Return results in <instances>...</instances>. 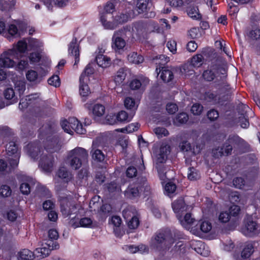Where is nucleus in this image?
Listing matches in <instances>:
<instances>
[{
	"label": "nucleus",
	"instance_id": "nucleus-61",
	"mask_svg": "<svg viewBox=\"0 0 260 260\" xmlns=\"http://www.w3.org/2000/svg\"><path fill=\"white\" fill-rule=\"evenodd\" d=\"M12 190L10 186L3 185L0 187V194L4 197H8L11 195Z\"/></svg>",
	"mask_w": 260,
	"mask_h": 260
},
{
	"label": "nucleus",
	"instance_id": "nucleus-23",
	"mask_svg": "<svg viewBox=\"0 0 260 260\" xmlns=\"http://www.w3.org/2000/svg\"><path fill=\"white\" fill-rule=\"evenodd\" d=\"M156 71L157 75L160 74V78L164 82H169L174 77L172 72L167 67H157Z\"/></svg>",
	"mask_w": 260,
	"mask_h": 260
},
{
	"label": "nucleus",
	"instance_id": "nucleus-21",
	"mask_svg": "<svg viewBox=\"0 0 260 260\" xmlns=\"http://www.w3.org/2000/svg\"><path fill=\"white\" fill-rule=\"evenodd\" d=\"M172 206L177 217L181 214H184L187 209V206H186L182 198H180L175 201L172 203Z\"/></svg>",
	"mask_w": 260,
	"mask_h": 260
},
{
	"label": "nucleus",
	"instance_id": "nucleus-2",
	"mask_svg": "<svg viewBox=\"0 0 260 260\" xmlns=\"http://www.w3.org/2000/svg\"><path fill=\"white\" fill-rule=\"evenodd\" d=\"M175 243V239L171 235L169 230H161L157 232L151 238L149 246L156 251H164L169 250Z\"/></svg>",
	"mask_w": 260,
	"mask_h": 260
},
{
	"label": "nucleus",
	"instance_id": "nucleus-20",
	"mask_svg": "<svg viewBox=\"0 0 260 260\" xmlns=\"http://www.w3.org/2000/svg\"><path fill=\"white\" fill-rule=\"evenodd\" d=\"M100 21L105 29L112 30L115 28V24H114L113 16L112 14L108 13L101 14Z\"/></svg>",
	"mask_w": 260,
	"mask_h": 260
},
{
	"label": "nucleus",
	"instance_id": "nucleus-34",
	"mask_svg": "<svg viewBox=\"0 0 260 260\" xmlns=\"http://www.w3.org/2000/svg\"><path fill=\"white\" fill-rule=\"evenodd\" d=\"M125 0H111L108 2L105 6L104 10L105 12L104 13H108L112 14V13L114 11L115 7L118 5H120L123 3Z\"/></svg>",
	"mask_w": 260,
	"mask_h": 260
},
{
	"label": "nucleus",
	"instance_id": "nucleus-44",
	"mask_svg": "<svg viewBox=\"0 0 260 260\" xmlns=\"http://www.w3.org/2000/svg\"><path fill=\"white\" fill-rule=\"evenodd\" d=\"M124 106L126 109L131 110L133 112L137 110L138 103L136 102L133 98L127 97L124 100Z\"/></svg>",
	"mask_w": 260,
	"mask_h": 260
},
{
	"label": "nucleus",
	"instance_id": "nucleus-55",
	"mask_svg": "<svg viewBox=\"0 0 260 260\" xmlns=\"http://www.w3.org/2000/svg\"><path fill=\"white\" fill-rule=\"evenodd\" d=\"M13 237V233L10 230L6 231L0 227V239L7 241L11 240Z\"/></svg>",
	"mask_w": 260,
	"mask_h": 260
},
{
	"label": "nucleus",
	"instance_id": "nucleus-24",
	"mask_svg": "<svg viewBox=\"0 0 260 260\" xmlns=\"http://www.w3.org/2000/svg\"><path fill=\"white\" fill-rule=\"evenodd\" d=\"M233 186L238 189L249 190L252 186L251 182H246L242 177H236L233 180Z\"/></svg>",
	"mask_w": 260,
	"mask_h": 260
},
{
	"label": "nucleus",
	"instance_id": "nucleus-13",
	"mask_svg": "<svg viewBox=\"0 0 260 260\" xmlns=\"http://www.w3.org/2000/svg\"><path fill=\"white\" fill-rule=\"evenodd\" d=\"M59 246L52 240H48L46 243H43L41 247L36 249L35 255L39 258L47 256L53 249L58 248Z\"/></svg>",
	"mask_w": 260,
	"mask_h": 260
},
{
	"label": "nucleus",
	"instance_id": "nucleus-19",
	"mask_svg": "<svg viewBox=\"0 0 260 260\" xmlns=\"http://www.w3.org/2000/svg\"><path fill=\"white\" fill-rule=\"evenodd\" d=\"M69 54L73 55L75 58V63L74 66H76L79 62L80 53L79 49V44L77 43L76 38H73L69 45Z\"/></svg>",
	"mask_w": 260,
	"mask_h": 260
},
{
	"label": "nucleus",
	"instance_id": "nucleus-51",
	"mask_svg": "<svg viewBox=\"0 0 260 260\" xmlns=\"http://www.w3.org/2000/svg\"><path fill=\"white\" fill-rule=\"evenodd\" d=\"M140 194H142L144 197L149 196L151 192V188L147 181H144L142 184L139 185Z\"/></svg>",
	"mask_w": 260,
	"mask_h": 260
},
{
	"label": "nucleus",
	"instance_id": "nucleus-39",
	"mask_svg": "<svg viewBox=\"0 0 260 260\" xmlns=\"http://www.w3.org/2000/svg\"><path fill=\"white\" fill-rule=\"evenodd\" d=\"M26 77L27 80L30 82L34 83H38L40 82L41 79L38 75V73L34 70H29L26 73Z\"/></svg>",
	"mask_w": 260,
	"mask_h": 260
},
{
	"label": "nucleus",
	"instance_id": "nucleus-12",
	"mask_svg": "<svg viewBox=\"0 0 260 260\" xmlns=\"http://www.w3.org/2000/svg\"><path fill=\"white\" fill-rule=\"evenodd\" d=\"M14 58L18 59L17 53L14 49H10L4 51L0 56V68H12L16 66Z\"/></svg>",
	"mask_w": 260,
	"mask_h": 260
},
{
	"label": "nucleus",
	"instance_id": "nucleus-3",
	"mask_svg": "<svg viewBox=\"0 0 260 260\" xmlns=\"http://www.w3.org/2000/svg\"><path fill=\"white\" fill-rule=\"evenodd\" d=\"M150 27H153V29L152 31L159 32V28L158 24L154 22L149 20L148 21H138L133 23L132 27V32H131L130 26H126V30L129 35L132 36L134 38H137L140 41H143L146 38L148 33L150 30Z\"/></svg>",
	"mask_w": 260,
	"mask_h": 260
},
{
	"label": "nucleus",
	"instance_id": "nucleus-47",
	"mask_svg": "<svg viewBox=\"0 0 260 260\" xmlns=\"http://www.w3.org/2000/svg\"><path fill=\"white\" fill-rule=\"evenodd\" d=\"M126 74L123 69H119L114 77V81L116 85H120L124 80Z\"/></svg>",
	"mask_w": 260,
	"mask_h": 260
},
{
	"label": "nucleus",
	"instance_id": "nucleus-9",
	"mask_svg": "<svg viewBox=\"0 0 260 260\" xmlns=\"http://www.w3.org/2000/svg\"><path fill=\"white\" fill-rule=\"evenodd\" d=\"M126 28L115 31L112 38V48L116 52L120 53L126 45L124 37L127 35Z\"/></svg>",
	"mask_w": 260,
	"mask_h": 260
},
{
	"label": "nucleus",
	"instance_id": "nucleus-45",
	"mask_svg": "<svg viewBox=\"0 0 260 260\" xmlns=\"http://www.w3.org/2000/svg\"><path fill=\"white\" fill-rule=\"evenodd\" d=\"M92 220L90 218L84 217L80 220L79 223H77V224H73V226L74 228H77L79 226L84 228H92Z\"/></svg>",
	"mask_w": 260,
	"mask_h": 260
},
{
	"label": "nucleus",
	"instance_id": "nucleus-26",
	"mask_svg": "<svg viewBox=\"0 0 260 260\" xmlns=\"http://www.w3.org/2000/svg\"><path fill=\"white\" fill-rule=\"evenodd\" d=\"M27 39L29 51L34 50L36 51L37 52H41L43 46V44L42 41L32 38H27Z\"/></svg>",
	"mask_w": 260,
	"mask_h": 260
},
{
	"label": "nucleus",
	"instance_id": "nucleus-35",
	"mask_svg": "<svg viewBox=\"0 0 260 260\" xmlns=\"http://www.w3.org/2000/svg\"><path fill=\"white\" fill-rule=\"evenodd\" d=\"M70 0H44V4L49 10H51L53 5L58 7L65 6Z\"/></svg>",
	"mask_w": 260,
	"mask_h": 260
},
{
	"label": "nucleus",
	"instance_id": "nucleus-49",
	"mask_svg": "<svg viewBox=\"0 0 260 260\" xmlns=\"http://www.w3.org/2000/svg\"><path fill=\"white\" fill-rule=\"evenodd\" d=\"M92 113L94 116L101 117L104 115L105 111V107L99 104H95L92 107Z\"/></svg>",
	"mask_w": 260,
	"mask_h": 260
},
{
	"label": "nucleus",
	"instance_id": "nucleus-30",
	"mask_svg": "<svg viewBox=\"0 0 260 260\" xmlns=\"http://www.w3.org/2000/svg\"><path fill=\"white\" fill-rule=\"evenodd\" d=\"M83 77V76H82L80 77L79 78V92L82 97H86L90 93V91L87 84L88 81L86 80V79H84Z\"/></svg>",
	"mask_w": 260,
	"mask_h": 260
},
{
	"label": "nucleus",
	"instance_id": "nucleus-33",
	"mask_svg": "<svg viewBox=\"0 0 260 260\" xmlns=\"http://www.w3.org/2000/svg\"><path fill=\"white\" fill-rule=\"evenodd\" d=\"M57 176L66 183L69 182L72 178L71 173L64 167H60L57 173Z\"/></svg>",
	"mask_w": 260,
	"mask_h": 260
},
{
	"label": "nucleus",
	"instance_id": "nucleus-29",
	"mask_svg": "<svg viewBox=\"0 0 260 260\" xmlns=\"http://www.w3.org/2000/svg\"><path fill=\"white\" fill-rule=\"evenodd\" d=\"M12 49H14L17 53L18 58L20 56L19 53H24L26 51H29L28 48L27 39H23L19 41L17 43L13 46Z\"/></svg>",
	"mask_w": 260,
	"mask_h": 260
},
{
	"label": "nucleus",
	"instance_id": "nucleus-15",
	"mask_svg": "<svg viewBox=\"0 0 260 260\" xmlns=\"http://www.w3.org/2000/svg\"><path fill=\"white\" fill-rule=\"evenodd\" d=\"M133 7L132 6L126 9L124 12L119 13L115 17L113 16V20L114 24H115V28L119 24H122L131 20L133 17L134 12L133 10Z\"/></svg>",
	"mask_w": 260,
	"mask_h": 260
},
{
	"label": "nucleus",
	"instance_id": "nucleus-46",
	"mask_svg": "<svg viewBox=\"0 0 260 260\" xmlns=\"http://www.w3.org/2000/svg\"><path fill=\"white\" fill-rule=\"evenodd\" d=\"M188 120V115L184 112L178 114L174 119V123L176 125L186 123Z\"/></svg>",
	"mask_w": 260,
	"mask_h": 260
},
{
	"label": "nucleus",
	"instance_id": "nucleus-40",
	"mask_svg": "<svg viewBox=\"0 0 260 260\" xmlns=\"http://www.w3.org/2000/svg\"><path fill=\"white\" fill-rule=\"evenodd\" d=\"M140 124L138 123H133L129 124L125 128H118L115 130V132H121L122 133H131L137 131Z\"/></svg>",
	"mask_w": 260,
	"mask_h": 260
},
{
	"label": "nucleus",
	"instance_id": "nucleus-10",
	"mask_svg": "<svg viewBox=\"0 0 260 260\" xmlns=\"http://www.w3.org/2000/svg\"><path fill=\"white\" fill-rule=\"evenodd\" d=\"M228 141L227 144L223 148H221L219 151H218L217 149L213 150V153L215 157H218L224 154H229L233 149L232 145H242L244 142V140L237 135L230 136Z\"/></svg>",
	"mask_w": 260,
	"mask_h": 260
},
{
	"label": "nucleus",
	"instance_id": "nucleus-50",
	"mask_svg": "<svg viewBox=\"0 0 260 260\" xmlns=\"http://www.w3.org/2000/svg\"><path fill=\"white\" fill-rule=\"evenodd\" d=\"M245 112L241 114V116L238 118V122L239 123L241 127L243 128H247L249 125V123L248 120V115Z\"/></svg>",
	"mask_w": 260,
	"mask_h": 260
},
{
	"label": "nucleus",
	"instance_id": "nucleus-58",
	"mask_svg": "<svg viewBox=\"0 0 260 260\" xmlns=\"http://www.w3.org/2000/svg\"><path fill=\"white\" fill-rule=\"evenodd\" d=\"M48 83L49 85L55 87L59 86L60 85V81L59 76L57 75L52 76L48 80Z\"/></svg>",
	"mask_w": 260,
	"mask_h": 260
},
{
	"label": "nucleus",
	"instance_id": "nucleus-16",
	"mask_svg": "<svg viewBox=\"0 0 260 260\" xmlns=\"http://www.w3.org/2000/svg\"><path fill=\"white\" fill-rule=\"evenodd\" d=\"M181 225L191 232V229L194 228L197 223V221L192 217L190 213L184 212V214H181L177 217Z\"/></svg>",
	"mask_w": 260,
	"mask_h": 260
},
{
	"label": "nucleus",
	"instance_id": "nucleus-64",
	"mask_svg": "<svg viewBox=\"0 0 260 260\" xmlns=\"http://www.w3.org/2000/svg\"><path fill=\"white\" fill-rule=\"evenodd\" d=\"M128 226L129 229H135L139 225V220L138 217L134 216L128 221Z\"/></svg>",
	"mask_w": 260,
	"mask_h": 260
},
{
	"label": "nucleus",
	"instance_id": "nucleus-6",
	"mask_svg": "<svg viewBox=\"0 0 260 260\" xmlns=\"http://www.w3.org/2000/svg\"><path fill=\"white\" fill-rule=\"evenodd\" d=\"M170 152V147L165 145H162L155 153L154 161L159 177L161 180H165L166 178V172L161 164L165 162Z\"/></svg>",
	"mask_w": 260,
	"mask_h": 260
},
{
	"label": "nucleus",
	"instance_id": "nucleus-48",
	"mask_svg": "<svg viewBox=\"0 0 260 260\" xmlns=\"http://www.w3.org/2000/svg\"><path fill=\"white\" fill-rule=\"evenodd\" d=\"M149 82V80L147 78H144L142 83L138 79H134L131 81L130 83V87L133 90L137 89H139L143 84L146 85L148 84Z\"/></svg>",
	"mask_w": 260,
	"mask_h": 260
},
{
	"label": "nucleus",
	"instance_id": "nucleus-17",
	"mask_svg": "<svg viewBox=\"0 0 260 260\" xmlns=\"http://www.w3.org/2000/svg\"><path fill=\"white\" fill-rule=\"evenodd\" d=\"M203 57L201 54H197L193 56L190 63L183 66V70L186 75L193 74L194 71L192 70V68L200 67L203 63Z\"/></svg>",
	"mask_w": 260,
	"mask_h": 260
},
{
	"label": "nucleus",
	"instance_id": "nucleus-18",
	"mask_svg": "<svg viewBox=\"0 0 260 260\" xmlns=\"http://www.w3.org/2000/svg\"><path fill=\"white\" fill-rule=\"evenodd\" d=\"M212 229L211 223L208 221H200L191 230V233L196 236H199L202 233H207Z\"/></svg>",
	"mask_w": 260,
	"mask_h": 260
},
{
	"label": "nucleus",
	"instance_id": "nucleus-63",
	"mask_svg": "<svg viewBox=\"0 0 260 260\" xmlns=\"http://www.w3.org/2000/svg\"><path fill=\"white\" fill-rule=\"evenodd\" d=\"M92 156L93 159L98 161H102L105 158V155L102 151L99 149H96L92 153Z\"/></svg>",
	"mask_w": 260,
	"mask_h": 260
},
{
	"label": "nucleus",
	"instance_id": "nucleus-14",
	"mask_svg": "<svg viewBox=\"0 0 260 260\" xmlns=\"http://www.w3.org/2000/svg\"><path fill=\"white\" fill-rule=\"evenodd\" d=\"M257 228V223L251 216H247L244 220V225L241 229V232L246 236L251 237L256 234Z\"/></svg>",
	"mask_w": 260,
	"mask_h": 260
},
{
	"label": "nucleus",
	"instance_id": "nucleus-54",
	"mask_svg": "<svg viewBox=\"0 0 260 260\" xmlns=\"http://www.w3.org/2000/svg\"><path fill=\"white\" fill-rule=\"evenodd\" d=\"M188 178L190 180H196L200 177L199 172L194 168L190 167L188 168L187 173Z\"/></svg>",
	"mask_w": 260,
	"mask_h": 260
},
{
	"label": "nucleus",
	"instance_id": "nucleus-7",
	"mask_svg": "<svg viewBox=\"0 0 260 260\" xmlns=\"http://www.w3.org/2000/svg\"><path fill=\"white\" fill-rule=\"evenodd\" d=\"M27 24L23 22L14 21L8 24L4 37L11 40L13 38L20 37L26 31Z\"/></svg>",
	"mask_w": 260,
	"mask_h": 260
},
{
	"label": "nucleus",
	"instance_id": "nucleus-36",
	"mask_svg": "<svg viewBox=\"0 0 260 260\" xmlns=\"http://www.w3.org/2000/svg\"><path fill=\"white\" fill-rule=\"evenodd\" d=\"M254 251L253 245L250 242L246 243L244 246V248L241 251V255L242 258H248Z\"/></svg>",
	"mask_w": 260,
	"mask_h": 260
},
{
	"label": "nucleus",
	"instance_id": "nucleus-11",
	"mask_svg": "<svg viewBox=\"0 0 260 260\" xmlns=\"http://www.w3.org/2000/svg\"><path fill=\"white\" fill-rule=\"evenodd\" d=\"M6 152L10 167L14 169L17 167L20 154L17 145L14 142H10L6 146Z\"/></svg>",
	"mask_w": 260,
	"mask_h": 260
},
{
	"label": "nucleus",
	"instance_id": "nucleus-60",
	"mask_svg": "<svg viewBox=\"0 0 260 260\" xmlns=\"http://www.w3.org/2000/svg\"><path fill=\"white\" fill-rule=\"evenodd\" d=\"M248 36L253 40H258L260 39V29L258 28H252L249 32Z\"/></svg>",
	"mask_w": 260,
	"mask_h": 260
},
{
	"label": "nucleus",
	"instance_id": "nucleus-57",
	"mask_svg": "<svg viewBox=\"0 0 260 260\" xmlns=\"http://www.w3.org/2000/svg\"><path fill=\"white\" fill-rule=\"evenodd\" d=\"M108 191L111 193L119 192L121 190L120 186L115 182H112L106 185Z\"/></svg>",
	"mask_w": 260,
	"mask_h": 260
},
{
	"label": "nucleus",
	"instance_id": "nucleus-32",
	"mask_svg": "<svg viewBox=\"0 0 260 260\" xmlns=\"http://www.w3.org/2000/svg\"><path fill=\"white\" fill-rule=\"evenodd\" d=\"M95 60L98 65L103 68L109 67L111 63V59L102 54H99L96 55Z\"/></svg>",
	"mask_w": 260,
	"mask_h": 260
},
{
	"label": "nucleus",
	"instance_id": "nucleus-62",
	"mask_svg": "<svg viewBox=\"0 0 260 260\" xmlns=\"http://www.w3.org/2000/svg\"><path fill=\"white\" fill-rule=\"evenodd\" d=\"M154 132L158 138L165 137L169 135L168 130L164 127H156L154 129Z\"/></svg>",
	"mask_w": 260,
	"mask_h": 260
},
{
	"label": "nucleus",
	"instance_id": "nucleus-43",
	"mask_svg": "<svg viewBox=\"0 0 260 260\" xmlns=\"http://www.w3.org/2000/svg\"><path fill=\"white\" fill-rule=\"evenodd\" d=\"M217 73V70L215 69L207 70L203 73V77L205 80L211 81L216 77Z\"/></svg>",
	"mask_w": 260,
	"mask_h": 260
},
{
	"label": "nucleus",
	"instance_id": "nucleus-27",
	"mask_svg": "<svg viewBox=\"0 0 260 260\" xmlns=\"http://www.w3.org/2000/svg\"><path fill=\"white\" fill-rule=\"evenodd\" d=\"M69 122L72 131L74 130L79 134H84L86 133V129L77 118L75 117L70 118Z\"/></svg>",
	"mask_w": 260,
	"mask_h": 260
},
{
	"label": "nucleus",
	"instance_id": "nucleus-31",
	"mask_svg": "<svg viewBox=\"0 0 260 260\" xmlns=\"http://www.w3.org/2000/svg\"><path fill=\"white\" fill-rule=\"evenodd\" d=\"M26 182L22 183L20 186V190L24 194H28L30 191V185L35 184V180L29 177L25 176Z\"/></svg>",
	"mask_w": 260,
	"mask_h": 260
},
{
	"label": "nucleus",
	"instance_id": "nucleus-4",
	"mask_svg": "<svg viewBox=\"0 0 260 260\" xmlns=\"http://www.w3.org/2000/svg\"><path fill=\"white\" fill-rule=\"evenodd\" d=\"M88 157L87 151L81 147H77L68 153L66 163L73 170H78L82 166V162L86 161Z\"/></svg>",
	"mask_w": 260,
	"mask_h": 260
},
{
	"label": "nucleus",
	"instance_id": "nucleus-52",
	"mask_svg": "<svg viewBox=\"0 0 260 260\" xmlns=\"http://www.w3.org/2000/svg\"><path fill=\"white\" fill-rule=\"evenodd\" d=\"M15 89L19 93V96L22 95L25 89L26 85L24 80H18L15 83Z\"/></svg>",
	"mask_w": 260,
	"mask_h": 260
},
{
	"label": "nucleus",
	"instance_id": "nucleus-37",
	"mask_svg": "<svg viewBox=\"0 0 260 260\" xmlns=\"http://www.w3.org/2000/svg\"><path fill=\"white\" fill-rule=\"evenodd\" d=\"M127 59L129 62L135 64H140L144 61V57L135 52L130 53L127 55Z\"/></svg>",
	"mask_w": 260,
	"mask_h": 260
},
{
	"label": "nucleus",
	"instance_id": "nucleus-41",
	"mask_svg": "<svg viewBox=\"0 0 260 260\" xmlns=\"http://www.w3.org/2000/svg\"><path fill=\"white\" fill-rule=\"evenodd\" d=\"M34 255L30 250L24 249L19 252L18 260H32Z\"/></svg>",
	"mask_w": 260,
	"mask_h": 260
},
{
	"label": "nucleus",
	"instance_id": "nucleus-25",
	"mask_svg": "<svg viewBox=\"0 0 260 260\" xmlns=\"http://www.w3.org/2000/svg\"><path fill=\"white\" fill-rule=\"evenodd\" d=\"M125 196L130 199H135L140 195L139 186L130 185L124 192Z\"/></svg>",
	"mask_w": 260,
	"mask_h": 260
},
{
	"label": "nucleus",
	"instance_id": "nucleus-53",
	"mask_svg": "<svg viewBox=\"0 0 260 260\" xmlns=\"http://www.w3.org/2000/svg\"><path fill=\"white\" fill-rule=\"evenodd\" d=\"M149 2V0H138L137 8L139 13H143L147 10Z\"/></svg>",
	"mask_w": 260,
	"mask_h": 260
},
{
	"label": "nucleus",
	"instance_id": "nucleus-42",
	"mask_svg": "<svg viewBox=\"0 0 260 260\" xmlns=\"http://www.w3.org/2000/svg\"><path fill=\"white\" fill-rule=\"evenodd\" d=\"M6 99L11 100L10 104H14L17 102V98L15 96L14 91L12 88H7L4 92Z\"/></svg>",
	"mask_w": 260,
	"mask_h": 260
},
{
	"label": "nucleus",
	"instance_id": "nucleus-59",
	"mask_svg": "<svg viewBox=\"0 0 260 260\" xmlns=\"http://www.w3.org/2000/svg\"><path fill=\"white\" fill-rule=\"evenodd\" d=\"M93 72H94V69L92 68V67L91 66V65L90 64H88L86 67V68L84 69L83 73L81 74L80 77H82V76H83L84 79L85 78L86 79V80L88 81L89 80L88 76L92 74L93 73Z\"/></svg>",
	"mask_w": 260,
	"mask_h": 260
},
{
	"label": "nucleus",
	"instance_id": "nucleus-38",
	"mask_svg": "<svg viewBox=\"0 0 260 260\" xmlns=\"http://www.w3.org/2000/svg\"><path fill=\"white\" fill-rule=\"evenodd\" d=\"M134 114V112L128 114L125 111H121L116 115L117 120L120 122H128L132 120Z\"/></svg>",
	"mask_w": 260,
	"mask_h": 260
},
{
	"label": "nucleus",
	"instance_id": "nucleus-1",
	"mask_svg": "<svg viewBox=\"0 0 260 260\" xmlns=\"http://www.w3.org/2000/svg\"><path fill=\"white\" fill-rule=\"evenodd\" d=\"M61 145L58 138L53 137H47L45 143L44 149L40 145V142L29 143L25 148L28 154L34 159L40 158L39 166L42 170L47 173L53 170L54 166V157L49 153L57 152L60 150Z\"/></svg>",
	"mask_w": 260,
	"mask_h": 260
},
{
	"label": "nucleus",
	"instance_id": "nucleus-56",
	"mask_svg": "<svg viewBox=\"0 0 260 260\" xmlns=\"http://www.w3.org/2000/svg\"><path fill=\"white\" fill-rule=\"evenodd\" d=\"M176 189V185L175 184L169 182L167 183L165 186V193L168 196L171 197V194H173Z\"/></svg>",
	"mask_w": 260,
	"mask_h": 260
},
{
	"label": "nucleus",
	"instance_id": "nucleus-5",
	"mask_svg": "<svg viewBox=\"0 0 260 260\" xmlns=\"http://www.w3.org/2000/svg\"><path fill=\"white\" fill-rule=\"evenodd\" d=\"M60 211L65 217L80 215L84 213L82 206L76 203L71 197H60Z\"/></svg>",
	"mask_w": 260,
	"mask_h": 260
},
{
	"label": "nucleus",
	"instance_id": "nucleus-8",
	"mask_svg": "<svg viewBox=\"0 0 260 260\" xmlns=\"http://www.w3.org/2000/svg\"><path fill=\"white\" fill-rule=\"evenodd\" d=\"M45 104L40 96V93H35L29 94L25 98H21L20 101L19 107L20 109H23L30 106L33 108H41L44 106Z\"/></svg>",
	"mask_w": 260,
	"mask_h": 260
},
{
	"label": "nucleus",
	"instance_id": "nucleus-28",
	"mask_svg": "<svg viewBox=\"0 0 260 260\" xmlns=\"http://www.w3.org/2000/svg\"><path fill=\"white\" fill-rule=\"evenodd\" d=\"M193 248L198 253L204 256H207L210 254L208 247L201 241H196Z\"/></svg>",
	"mask_w": 260,
	"mask_h": 260
},
{
	"label": "nucleus",
	"instance_id": "nucleus-22",
	"mask_svg": "<svg viewBox=\"0 0 260 260\" xmlns=\"http://www.w3.org/2000/svg\"><path fill=\"white\" fill-rule=\"evenodd\" d=\"M204 100L205 103L211 105H216L221 102L220 95L216 91H209L205 92Z\"/></svg>",
	"mask_w": 260,
	"mask_h": 260
}]
</instances>
